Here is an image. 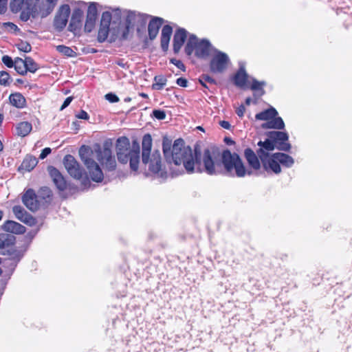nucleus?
Masks as SVG:
<instances>
[{
    "label": "nucleus",
    "mask_w": 352,
    "mask_h": 352,
    "mask_svg": "<svg viewBox=\"0 0 352 352\" xmlns=\"http://www.w3.org/2000/svg\"><path fill=\"white\" fill-rule=\"evenodd\" d=\"M154 80L155 83L153 84V87L155 89L160 90L166 84V79L164 76H155Z\"/></svg>",
    "instance_id": "4c0bfd02"
},
{
    "label": "nucleus",
    "mask_w": 352,
    "mask_h": 352,
    "mask_svg": "<svg viewBox=\"0 0 352 352\" xmlns=\"http://www.w3.org/2000/svg\"><path fill=\"white\" fill-rule=\"evenodd\" d=\"M10 103L18 109H23L26 105L25 97L19 92L11 94L9 96Z\"/></svg>",
    "instance_id": "cd10ccee"
},
{
    "label": "nucleus",
    "mask_w": 352,
    "mask_h": 352,
    "mask_svg": "<svg viewBox=\"0 0 352 352\" xmlns=\"http://www.w3.org/2000/svg\"><path fill=\"white\" fill-rule=\"evenodd\" d=\"M294 163L293 157L287 155V168L291 167Z\"/></svg>",
    "instance_id": "4d7b16f0"
},
{
    "label": "nucleus",
    "mask_w": 352,
    "mask_h": 352,
    "mask_svg": "<svg viewBox=\"0 0 352 352\" xmlns=\"http://www.w3.org/2000/svg\"><path fill=\"white\" fill-rule=\"evenodd\" d=\"M153 140L149 133L145 134L142 138V162H147L148 159V154H151L152 148Z\"/></svg>",
    "instance_id": "aec40b11"
},
{
    "label": "nucleus",
    "mask_w": 352,
    "mask_h": 352,
    "mask_svg": "<svg viewBox=\"0 0 352 352\" xmlns=\"http://www.w3.org/2000/svg\"><path fill=\"white\" fill-rule=\"evenodd\" d=\"M140 96L142 97H143V98H148V95L146 94H144V93L140 94Z\"/></svg>",
    "instance_id": "680f3d73"
},
{
    "label": "nucleus",
    "mask_w": 352,
    "mask_h": 352,
    "mask_svg": "<svg viewBox=\"0 0 352 352\" xmlns=\"http://www.w3.org/2000/svg\"><path fill=\"white\" fill-rule=\"evenodd\" d=\"M247 80L248 74L244 67H241L234 77V84L239 87H243L246 85Z\"/></svg>",
    "instance_id": "c85d7f7f"
},
{
    "label": "nucleus",
    "mask_w": 352,
    "mask_h": 352,
    "mask_svg": "<svg viewBox=\"0 0 352 352\" xmlns=\"http://www.w3.org/2000/svg\"><path fill=\"white\" fill-rule=\"evenodd\" d=\"M229 61V57L226 53L216 50L210 63V70L214 73H221L227 68Z\"/></svg>",
    "instance_id": "9d476101"
},
{
    "label": "nucleus",
    "mask_w": 352,
    "mask_h": 352,
    "mask_svg": "<svg viewBox=\"0 0 352 352\" xmlns=\"http://www.w3.org/2000/svg\"><path fill=\"white\" fill-rule=\"evenodd\" d=\"M259 148L257 150V155L262 163L263 168L267 173L278 174L280 173V164H286V154L276 153L270 155L274 150L275 144L270 138L265 141L258 142Z\"/></svg>",
    "instance_id": "7ed1b4c3"
},
{
    "label": "nucleus",
    "mask_w": 352,
    "mask_h": 352,
    "mask_svg": "<svg viewBox=\"0 0 352 352\" xmlns=\"http://www.w3.org/2000/svg\"><path fill=\"white\" fill-rule=\"evenodd\" d=\"M58 0H11V9L13 12H17L22 9L21 19L26 21L30 16L36 18L41 16L46 17L54 10Z\"/></svg>",
    "instance_id": "f03ea898"
},
{
    "label": "nucleus",
    "mask_w": 352,
    "mask_h": 352,
    "mask_svg": "<svg viewBox=\"0 0 352 352\" xmlns=\"http://www.w3.org/2000/svg\"><path fill=\"white\" fill-rule=\"evenodd\" d=\"M269 138L274 142L275 146L279 145L281 149H285L286 133L280 131H270L268 133Z\"/></svg>",
    "instance_id": "b1692460"
},
{
    "label": "nucleus",
    "mask_w": 352,
    "mask_h": 352,
    "mask_svg": "<svg viewBox=\"0 0 352 352\" xmlns=\"http://www.w3.org/2000/svg\"><path fill=\"white\" fill-rule=\"evenodd\" d=\"M87 148L83 146L80 148L79 154L86 166L91 179L96 182H100L103 179V173L99 165L92 159L85 156Z\"/></svg>",
    "instance_id": "1a4fd4ad"
},
{
    "label": "nucleus",
    "mask_w": 352,
    "mask_h": 352,
    "mask_svg": "<svg viewBox=\"0 0 352 352\" xmlns=\"http://www.w3.org/2000/svg\"><path fill=\"white\" fill-rule=\"evenodd\" d=\"M1 60L3 63L8 67L12 68L14 67V60H13L10 56L8 55H4L2 56Z\"/></svg>",
    "instance_id": "79ce46f5"
},
{
    "label": "nucleus",
    "mask_w": 352,
    "mask_h": 352,
    "mask_svg": "<svg viewBox=\"0 0 352 352\" xmlns=\"http://www.w3.org/2000/svg\"><path fill=\"white\" fill-rule=\"evenodd\" d=\"M146 17L147 16L140 13L129 11L126 19V28L129 30L134 26L136 23H140L142 26L144 25Z\"/></svg>",
    "instance_id": "a211bd4d"
},
{
    "label": "nucleus",
    "mask_w": 352,
    "mask_h": 352,
    "mask_svg": "<svg viewBox=\"0 0 352 352\" xmlns=\"http://www.w3.org/2000/svg\"><path fill=\"white\" fill-rule=\"evenodd\" d=\"M42 190L45 192V194L47 195V197L50 196V190H49V188H44Z\"/></svg>",
    "instance_id": "13d9d810"
},
{
    "label": "nucleus",
    "mask_w": 352,
    "mask_h": 352,
    "mask_svg": "<svg viewBox=\"0 0 352 352\" xmlns=\"http://www.w3.org/2000/svg\"><path fill=\"white\" fill-rule=\"evenodd\" d=\"M3 215V212L2 210H0V221L2 219Z\"/></svg>",
    "instance_id": "69168bd1"
},
{
    "label": "nucleus",
    "mask_w": 352,
    "mask_h": 352,
    "mask_svg": "<svg viewBox=\"0 0 352 352\" xmlns=\"http://www.w3.org/2000/svg\"><path fill=\"white\" fill-rule=\"evenodd\" d=\"M73 100V98L69 96V97H67L63 104H62L61 107H60V111L63 110L64 109H65L67 107H68L69 105V104L71 103V102Z\"/></svg>",
    "instance_id": "603ef678"
},
{
    "label": "nucleus",
    "mask_w": 352,
    "mask_h": 352,
    "mask_svg": "<svg viewBox=\"0 0 352 352\" xmlns=\"http://www.w3.org/2000/svg\"><path fill=\"white\" fill-rule=\"evenodd\" d=\"M176 82L179 86L182 87H186L188 85L187 80L182 77L177 78Z\"/></svg>",
    "instance_id": "09e8293b"
},
{
    "label": "nucleus",
    "mask_w": 352,
    "mask_h": 352,
    "mask_svg": "<svg viewBox=\"0 0 352 352\" xmlns=\"http://www.w3.org/2000/svg\"><path fill=\"white\" fill-rule=\"evenodd\" d=\"M3 120V116L2 114H0V125L1 124Z\"/></svg>",
    "instance_id": "0e129e2a"
},
{
    "label": "nucleus",
    "mask_w": 352,
    "mask_h": 352,
    "mask_svg": "<svg viewBox=\"0 0 352 352\" xmlns=\"http://www.w3.org/2000/svg\"><path fill=\"white\" fill-rule=\"evenodd\" d=\"M3 25L4 27H9V28H10L11 30H16L18 29V27L15 24H14L13 23H11V22L3 23Z\"/></svg>",
    "instance_id": "6e6d98bb"
},
{
    "label": "nucleus",
    "mask_w": 352,
    "mask_h": 352,
    "mask_svg": "<svg viewBox=\"0 0 352 352\" xmlns=\"http://www.w3.org/2000/svg\"><path fill=\"white\" fill-rule=\"evenodd\" d=\"M15 238L14 236L3 234H0V254H5L6 250L14 243Z\"/></svg>",
    "instance_id": "bb28decb"
},
{
    "label": "nucleus",
    "mask_w": 352,
    "mask_h": 352,
    "mask_svg": "<svg viewBox=\"0 0 352 352\" xmlns=\"http://www.w3.org/2000/svg\"><path fill=\"white\" fill-rule=\"evenodd\" d=\"M8 0H0V13L5 12L6 10Z\"/></svg>",
    "instance_id": "864d4df0"
},
{
    "label": "nucleus",
    "mask_w": 352,
    "mask_h": 352,
    "mask_svg": "<svg viewBox=\"0 0 352 352\" xmlns=\"http://www.w3.org/2000/svg\"><path fill=\"white\" fill-rule=\"evenodd\" d=\"M10 83V74L5 71L0 72V85L8 86Z\"/></svg>",
    "instance_id": "58836bf2"
},
{
    "label": "nucleus",
    "mask_w": 352,
    "mask_h": 352,
    "mask_svg": "<svg viewBox=\"0 0 352 352\" xmlns=\"http://www.w3.org/2000/svg\"><path fill=\"white\" fill-rule=\"evenodd\" d=\"M32 124L28 122H21L16 126V134L21 137L28 135L32 131Z\"/></svg>",
    "instance_id": "7c9ffc66"
},
{
    "label": "nucleus",
    "mask_w": 352,
    "mask_h": 352,
    "mask_svg": "<svg viewBox=\"0 0 352 352\" xmlns=\"http://www.w3.org/2000/svg\"><path fill=\"white\" fill-rule=\"evenodd\" d=\"M163 152L173 176L185 171L188 174L206 172L210 175L223 173L221 152L215 147L205 149L201 157L200 153L186 146L183 140L177 139L172 147L169 142L163 141Z\"/></svg>",
    "instance_id": "f257e3e1"
},
{
    "label": "nucleus",
    "mask_w": 352,
    "mask_h": 352,
    "mask_svg": "<svg viewBox=\"0 0 352 352\" xmlns=\"http://www.w3.org/2000/svg\"><path fill=\"white\" fill-rule=\"evenodd\" d=\"M21 258V256H19L17 257L16 261H14V262H12V264H13L14 267L16 265V262L19 261Z\"/></svg>",
    "instance_id": "bf43d9fd"
},
{
    "label": "nucleus",
    "mask_w": 352,
    "mask_h": 352,
    "mask_svg": "<svg viewBox=\"0 0 352 352\" xmlns=\"http://www.w3.org/2000/svg\"><path fill=\"white\" fill-rule=\"evenodd\" d=\"M48 171L57 189L59 191H63L66 190L67 187V181L65 180V177L62 175V174L59 172V170L53 166H50L48 168Z\"/></svg>",
    "instance_id": "2eb2a0df"
},
{
    "label": "nucleus",
    "mask_w": 352,
    "mask_h": 352,
    "mask_svg": "<svg viewBox=\"0 0 352 352\" xmlns=\"http://www.w3.org/2000/svg\"><path fill=\"white\" fill-rule=\"evenodd\" d=\"M150 172L162 178H166L168 175V171L166 167L162 164V157L160 152L157 150L154 151L152 154H148L147 162H142Z\"/></svg>",
    "instance_id": "6e6552de"
},
{
    "label": "nucleus",
    "mask_w": 352,
    "mask_h": 352,
    "mask_svg": "<svg viewBox=\"0 0 352 352\" xmlns=\"http://www.w3.org/2000/svg\"><path fill=\"white\" fill-rule=\"evenodd\" d=\"M163 23V19L160 17H154L149 22L148 26V36L151 40H153L156 38L160 28Z\"/></svg>",
    "instance_id": "5701e85b"
},
{
    "label": "nucleus",
    "mask_w": 352,
    "mask_h": 352,
    "mask_svg": "<svg viewBox=\"0 0 352 352\" xmlns=\"http://www.w3.org/2000/svg\"><path fill=\"white\" fill-rule=\"evenodd\" d=\"M220 126L225 129H230L231 127L230 124L228 121L222 120L219 122Z\"/></svg>",
    "instance_id": "5fc2aeb1"
},
{
    "label": "nucleus",
    "mask_w": 352,
    "mask_h": 352,
    "mask_svg": "<svg viewBox=\"0 0 352 352\" xmlns=\"http://www.w3.org/2000/svg\"><path fill=\"white\" fill-rule=\"evenodd\" d=\"M76 116L78 119L88 120L89 118L88 113L84 110H81Z\"/></svg>",
    "instance_id": "de8ad7c7"
},
{
    "label": "nucleus",
    "mask_w": 352,
    "mask_h": 352,
    "mask_svg": "<svg viewBox=\"0 0 352 352\" xmlns=\"http://www.w3.org/2000/svg\"><path fill=\"white\" fill-rule=\"evenodd\" d=\"M173 32L171 26L166 25L162 28L161 34V47L163 51H167L169 41Z\"/></svg>",
    "instance_id": "a878e982"
},
{
    "label": "nucleus",
    "mask_w": 352,
    "mask_h": 352,
    "mask_svg": "<svg viewBox=\"0 0 352 352\" xmlns=\"http://www.w3.org/2000/svg\"><path fill=\"white\" fill-rule=\"evenodd\" d=\"M2 229L8 232L20 234L25 232V227L11 220L6 221L2 226Z\"/></svg>",
    "instance_id": "4be33fe9"
},
{
    "label": "nucleus",
    "mask_w": 352,
    "mask_h": 352,
    "mask_svg": "<svg viewBox=\"0 0 352 352\" xmlns=\"http://www.w3.org/2000/svg\"><path fill=\"white\" fill-rule=\"evenodd\" d=\"M221 160L223 172L225 171L228 175L243 177L246 175L245 167L236 153H231L228 149L224 150L221 153ZM248 174L250 175L251 172H248Z\"/></svg>",
    "instance_id": "39448f33"
},
{
    "label": "nucleus",
    "mask_w": 352,
    "mask_h": 352,
    "mask_svg": "<svg viewBox=\"0 0 352 352\" xmlns=\"http://www.w3.org/2000/svg\"><path fill=\"white\" fill-rule=\"evenodd\" d=\"M112 19V14L109 12H104L102 14L100 25L104 27H109Z\"/></svg>",
    "instance_id": "e433bc0d"
},
{
    "label": "nucleus",
    "mask_w": 352,
    "mask_h": 352,
    "mask_svg": "<svg viewBox=\"0 0 352 352\" xmlns=\"http://www.w3.org/2000/svg\"><path fill=\"white\" fill-rule=\"evenodd\" d=\"M1 273H2V270H1V269L0 268V275L1 274Z\"/></svg>",
    "instance_id": "338daca9"
},
{
    "label": "nucleus",
    "mask_w": 352,
    "mask_h": 352,
    "mask_svg": "<svg viewBox=\"0 0 352 352\" xmlns=\"http://www.w3.org/2000/svg\"><path fill=\"white\" fill-rule=\"evenodd\" d=\"M12 212L17 219L21 222L34 226L36 223V219L21 206H14L12 208Z\"/></svg>",
    "instance_id": "dca6fc26"
},
{
    "label": "nucleus",
    "mask_w": 352,
    "mask_h": 352,
    "mask_svg": "<svg viewBox=\"0 0 352 352\" xmlns=\"http://www.w3.org/2000/svg\"><path fill=\"white\" fill-rule=\"evenodd\" d=\"M265 85V82L264 81H258L256 79H253L250 88L252 90L256 91L258 96L260 97L265 93L263 90V87Z\"/></svg>",
    "instance_id": "2f4dec72"
},
{
    "label": "nucleus",
    "mask_w": 352,
    "mask_h": 352,
    "mask_svg": "<svg viewBox=\"0 0 352 352\" xmlns=\"http://www.w3.org/2000/svg\"><path fill=\"white\" fill-rule=\"evenodd\" d=\"M109 27H104L100 25L98 34V40L99 42H104L107 39L109 34Z\"/></svg>",
    "instance_id": "c9c22d12"
},
{
    "label": "nucleus",
    "mask_w": 352,
    "mask_h": 352,
    "mask_svg": "<svg viewBox=\"0 0 352 352\" xmlns=\"http://www.w3.org/2000/svg\"><path fill=\"white\" fill-rule=\"evenodd\" d=\"M245 159L247 160L250 166L255 170H258L261 167L259 157L251 148H246L244 151Z\"/></svg>",
    "instance_id": "393cba45"
},
{
    "label": "nucleus",
    "mask_w": 352,
    "mask_h": 352,
    "mask_svg": "<svg viewBox=\"0 0 352 352\" xmlns=\"http://www.w3.org/2000/svg\"><path fill=\"white\" fill-rule=\"evenodd\" d=\"M112 14V19H113L115 22H118L121 19V10L120 9H115L113 10Z\"/></svg>",
    "instance_id": "c03bdc74"
},
{
    "label": "nucleus",
    "mask_w": 352,
    "mask_h": 352,
    "mask_svg": "<svg viewBox=\"0 0 352 352\" xmlns=\"http://www.w3.org/2000/svg\"><path fill=\"white\" fill-rule=\"evenodd\" d=\"M105 99L110 102H117L119 101V98L114 94L109 93L105 95Z\"/></svg>",
    "instance_id": "a18cd8bd"
},
{
    "label": "nucleus",
    "mask_w": 352,
    "mask_h": 352,
    "mask_svg": "<svg viewBox=\"0 0 352 352\" xmlns=\"http://www.w3.org/2000/svg\"><path fill=\"white\" fill-rule=\"evenodd\" d=\"M17 48L20 50V51H22L23 52H29L31 51L32 50V47L31 45L27 43V42H24V41H21L20 42L18 45H17Z\"/></svg>",
    "instance_id": "a19ab883"
},
{
    "label": "nucleus",
    "mask_w": 352,
    "mask_h": 352,
    "mask_svg": "<svg viewBox=\"0 0 352 352\" xmlns=\"http://www.w3.org/2000/svg\"><path fill=\"white\" fill-rule=\"evenodd\" d=\"M98 16V10L96 8V4L95 3H90L88 7L87 19L85 25V29L86 31L90 32L96 23V19Z\"/></svg>",
    "instance_id": "f3484780"
},
{
    "label": "nucleus",
    "mask_w": 352,
    "mask_h": 352,
    "mask_svg": "<svg viewBox=\"0 0 352 352\" xmlns=\"http://www.w3.org/2000/svg\"><path fill=\"white\" fill-rule=\"evenodd\" d=\"M277 114L276 110L271 107L256 113L255 118L258 120L266 121L262 124L263 129H283L284 122L281 118L277 117Z\"/></svg>",
    "instance_id": "0eeeda50"
},
{
    "label": "nucleus",
    "mask_w": 352,
    "mask_h": 352,
    "mask_svg": "<svg viewBox=\"0 0 352 352\" xmlns=\"http://www.w3.org/2000/svg\"><path fill=\"white\" fill-rule=\"evenodd\" d=\"M186 37L187 32L185 29L179 28L175 32L173 37V50L175 53H178L180 51Z\"/></svg>",
    "instance_id": "6ab92c4d"
},
{
    "label": "nucleus",
    "mask_w": 352,
    "mask_h": 352,
    "mask_svg": "<svg viewBox=\"0 0 352 352\" xmlns=\"http://www.w3.org/2000/svg\"><path fill=\"white\" fill-rule=\"evenodd\" d=\"M153 115L157 120H164L166 118L165 111L160 109L153 110Z\"/></svg>",
    "instance_id": "37998d69"
},
{
    "label": "nucleus",
    "mask_w": 352,
    "mask_h": 352,
    "mask_svg": "<svg viewBox=\"0 0 352 352\" xmlns=\"http://www.w3.org/2000/svg\"><path fill=\"white\" fill-rule=\"evenodd\" d=\"M38 164V160L32 155H27L23 160L20 168L26 171L32 170Z\"/></svg>",
    "instance_id": "c756f323"
},
{
    "label": "nucleus",
    "mask_w": 352,
    "mask_h": 352,
    "mask_svg": "<svg viewBox=\"0 0 352 352\" xmlns=\"http://www.w3.org/2000/svg\"><path fill=\"white\" fill-rule=\"evenodd\" d=\"M63 163L68 173L74 178L80 179L83 175L82 169L78 162L71 155H67L63 160Z\"/></svg>",
    "instance_id": "ddd939ff"
},
{
    "label": "nucleus",
    "mask_w": 352,
    "mask_h": 352,
    "mask_svg": "<svg viewBox=\"0 0 352 352\" xmlns=\"http://www.w3.org/2000/svg\"><path fill=\"white\" fill-rule=\"evenodd\" d=\"M251 102H252V99L250 98H246V100H245L246 104L250 105Z\"/></svg>",
    "instance_id": "052dcab7"
},
{
    "label": "nucleus",
    "mask_w": 352,
    "mask_h": 352,
    "mask_svg": "<svg viewBox=\"0 0 352 352\" xmlns=\"http://www.w3.org/2000/svg\"><path fill=\"white\" fill-rule=\"evenodd\" d=\"M71 10L68 5L61 6L54 20V26L58 31H62L66 26Z\"/></svg>",
    "instance_id": "f8f14e48"
},
{
    "label": "nucleus",
    "mask_w": 352,
    "mask_h": 352,
    "mask_svg": "<svg viewBox=\"0 0 352 352\" xmlns=\"http://www.w3.org/2000/svg\"><path fill=\"white\" fill-rule=\"evenodd\" d=\"M56 50L60 54L68 57H73L75 56L76 54L72 48H70L69 47H67L65 45H58L56 47Z\"/></svg>",
    "instance_id": "f704fd0d"
},
{
    "label": "nucleus",
    "mask_w": 352,
    "mask_h": 352,
    "mask_svg": "<svg viewBox=\"0 0 352 352\" xmlns=\"http://www.w3.org/2000/svg\"><path fill=\"white\" fill-rule=\"evenodd\" d=\"M22 202L31 211L34 212L40 207V201L35 191L29 188L25 190L22 196Z\"/></svg>",
    "instance_id": "4468645a"
},
{
    "label": "nucleus",
    "mask_w": 352,
    "mask_h": 352,
    "mask_svg": "<svg viewBox=\"0 0 352 352\" xmlns=\"http://www.w3.org/2000/svg\"><path fill=\"white\" fill-rule=\"evenodd\" d=\"M291 149V144L287 142V153L290 151Z\"/></svg>",
    "instance_id": "e2e57ef3"
},
{
    "label": "nucleus",
    "mask_w": 352,
    "mask_h": 352,
    "mask_svg": "<svg viewBox=\"0 0 352 352\" xmlns=\"http://www.w3.org/2000/svg\"><path fill=\"white\" fill-rule=\"evenodd\" d=\"M170 62L174 64L177 67H178L179 69L184 71L185 70V66L184 65V63L179 60H177V59H172L170 60Z\"/></svg>",
    "instance_id": "49530a36"
},
{
    "label": "nucleus",
    "mask_w": 352,
    "mask_h": 352,
    "mask_svg": "<svg viewBox=\"0 0 352 352\" xmlns=\"http://www.w3.org/2000/svg\"><path fill=\"white\" fill-rule=\"evenodd\" d=\"M14 67L16 72L21 75H25L27 73L25 60L21 58H15Z\"/></svg>",
    "instance_id": "473e14b6"
},
{
    "label": "nucleus",
    "mask_w": 352,
    "mask_h": 352,
    "mask_svg": "<svg viewBox=\"0 0 352 352\" xmlns=\"http://www.w3.org/2000/svg\"><path fill=\"white\" fill-rule=\"evenodd\" d=\"M51 151H52L50 148H45L44 149H43L39 157L41 160L45 159L51 153Z\"/></svg>",
    "instance_id": "8fccbe9b"
},
{
    "label": "nucleus",
    "mask_w": 352,
    "mask_h": 352,
    "mask_svg": "<svg viewBox=\"0 0 352 352\" xmlns=\"http://www.w3.org/2000/svg\"><path fill=\"white\" fill-rule=\"evenodd\" d=\"M245 111V108L243 104H241L236 109V113L238 115V116L241 118L243 116Z\"/></svg>",
    "instance_id": "3c124183"
},
{
    "label": "nucleus",
    "mask_w": 352,
    "mask_h": 352,
    "mask_svg": "<svg viewBox=\"0 0 352 352\" xmlns=\"http://www.w3.org/2000/svg\"><path fill=\"white\" fill-rule=\"evenodd\" d=\"M97 160L108 170H113L116 167V162L112 156V152L109 148L104 147L102 150L97 151Z\"/></svg>",
    "instance_id": "9b49d317"
},
{
    "label": "nucleus",
    "mask_w": 352,
    "mask_h": 352,
    "mask_svg": "<svg viewBox=\"0 0 352 352\" xmlns=\"http://www.w3.org/2000/svg\"><path fill=\"white\" fill-rule=\"evenodd\" d=\"M215 49L212 47L208 40L203 39L198 41L195 35L190 36L185 47L186 53L190 56L195 52V55L199 58H206L213 54Z\"/></svg>",
    "instance_id": "423d86ee"
},
{
    "label": "nucleus",
    "mask_w": 352,
    "mask_h": 352,
    "mask_svg": "<svg viewBox=\"0 0 352 352\" xmlns=\"http://www.w3.org/2000/svg\"><path fill=\"white\" fill-rule=\"evenodd\" d=\"M199 80V82L201 84V85H203L206 88H208V87L206 85V82H208V83H210L212 85L215 84L214 79L208 75H202L200 77Z\"/></svg>",
    "instance_id": "ea45409f"
},
{
    "label": "nucleus",
    "mask_w": 352,
    "mask_h": 352,
    "mask_svg": "<svg viewBox=\"0 0 352 352\" xmlns=\"http://www.w3.org/2000/svg\"><path fill=\"white\" fill-rule=\"evenodd\" d=\"M116 155L118 160L121 164L129 162L132 170L136 171L140 164V146L136 141L130 143L126 137H120L116 141Z\"/></svg>",
    "instance_id": "20e7f679"
},
{
    "label": "nucleus",
    "mask_w": 352,
    "mask_h": 352,
    "mask_svg": "<svg viewBox=\"0 0 352 352\" xmlns=\"http://www.w3.org/2000/svg\"><path fill=\"white\" fill-rule=\"evenodd\" d=\"M25 64L26 67V72L35 73L39 68L38 64L31 57H25Z\"/></svg>",
    "instance_id": "72a5a7b5"
},
{
    "label": "nucleus",
    "mask_w": 352,
    "mask_h": 352,
    "mask_svg": "<svg viewBox=\"0 0 352 352\" xmlns=\"http://www.w3.org/2000/svg\"><path fill=\"white\" fill-rule=\"evenodd\" d=\"M82 18V11L79 8H76L72 13L68 30L71 32H76L81 27V21Z\"/></svg>",
    "instance_id": "412c9836"
}]
</instances>
